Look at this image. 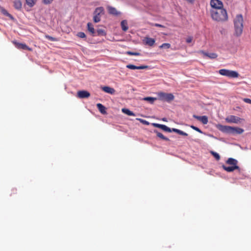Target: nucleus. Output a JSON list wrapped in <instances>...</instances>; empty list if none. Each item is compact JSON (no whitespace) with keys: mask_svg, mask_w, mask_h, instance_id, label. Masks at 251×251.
Returning a JSON list of instances; mask_svg holds the SVG:
<instances>
[{"mask_svg":"<svg viewBox=\"0 0 251 251\" xmlns=\"http://www.w3.org/2000/svg\"><path fill=\"white\" fill-rule=\"evenodd\" d=\"M193 117L198 119V120L200 121L201 123L204 124V116H196L195 115H193Z\"/></svg>","mask_w":251,"mask_h":251,"instance_id":"30","label":"nucleus"},{"mask_svg":"<svg viewBox=\"0 0 251 251\" xmlns=\"http://www.w3.org/2000/svg\"><path fill=\"white\" fill-rule=\"evenodd\" d=\"M77 36L80 38H84L86 37L85 34L83 32H79L77 34Z\"/></svg>","mask_w":251,"mask_h":251,"instance_id":"33","label":"nucleus"},{"mask_svg":"<svg viewBox=\"0 0 251 251\" xmlns=\"http://www.w3.org/2000/svg\"><path fill=\"white\" fill-rule=\"evenodd\" d=\"M165 131H167V132H171L173 131L172 130V128L171 129L170 128H169V127L168 126H166V128L165 129Z\"/></svg>","mask_w":251,"mask_h":251,"instance_id":"41","label":"nucleus"},{"mask_svg":"<svg viewBox=\"0 0 251 251\" xmlns=\"http://www.w3.org/2000/svg\"><path fill=\"white\" fill-rule=\"evenodd\" d=\"M45 37H46V38H47V39H48L51 41H58V40L56 38L51 37L48 35H46L45 36Z\"/></svg>","mask_w":251,"mask_h":251,"instance_id":"31","label":"nucleus"},{"mask_svg":"<svg viewBox=\"0 0 251 251\" xmlns=\"http://www.w3.org/2000/svg\"><path fill=\"white\" fill-rule=\"evenodd\" d=\"M107 9H108L109 13L110 14L114 15H118L120 14V13H119L117 11V10H116V9L115 8L113 7L112 6H108Z\"/></svg>","mask_w":251,"mask_h":251,"instance_id":"16","label":"nucleus"},{"mask_svg":"<svg viewBox=\"0 0 251 251\" xmlns=\"http://www.w3.org/2000/svg\"><path fill=\"white\" fill-rule=\"evenodd\" d=\"M171 47V45L169 43H163L159 46L160 49H169Z\"/></svg>","mask_w":251,"mask_h":251,"instance_id":"27","label":"nucleus"},{"mask_svg":"<svg viewBox=\"0 0 251 251\" xmlns=\"http://www.w3.org/2000/svg\"><path fill=\"white\" fill-rule=\"evenodd\" d=\"M219 73L222 75L230 78H237L239 76V74L237 72L225 69L219 70Z\"/></svg>","mask_w":251,"mask_h":251,"instance_id":"4","label":"nucleus"},{"mask_svg":"<svg viewBox=\"0 0 251 251\" xmlns=\"http://www.w3.org/2000/svg\"><path fill=\"white\" fill-rule=\"evenodd\" d=\"M180 135H183V136H188V134L187 133L184 132H183L182 130H181V131H180Z\"/></svg>","mask_w":251,"mask_h":251,"instance_id":"42","label":"nucleus"},{"mask_svg":"<svg viewBox=\"0 0 251 251\" xmlns=\"http://www.w3.org/2000/svg\"><path fill=\"white\" fill-rule=\"evenodd\" d=\"M243 101L248 103L251 104V100L248 98H244L243 99Z\"/></svg>","mask_w":251,"mask_h":251,"instance_id":"36","label":"nucleus"},{"mask_svg":"<svg viewBox=\"0 0 251 251\" xmlns=\"http://www.w3.org/2000/svg\"><path fill=\"white\" fill-rule=\"evenodd\" d=\"M144 42H145L146 45H147L151 47V46H153V45L155 43V41L153 38L146 37L145 38V39L144 40Z\"/></svg>","mask_w":251,"mask_h":251,"instance_id":"14","label":"nucleus"},{"mask_svg":"<svg viewBox=\"0 0 251 251\" xmlns=\"http://www.w3.org/2000/svg\"><path fill=\"white\" fill-rule=\"evenodd\" d=\"M226 163L230 166L223 165V169L227 172H232L235 170L240 171L239 167L237 166L238 161L232 158H229L226 161Z\"/></svg>","mask_w":251,"mask_h":251,"instance_id":"3","label":"nucleus"},{"mask_svg":"<svg viewBox=\"0 0 251 251\" xmlns=\"http://www.w3.org/2000/svg\"><path fill=\"white\" fill-rule=\"evenodd\" d=\"M162 120H163V121H164V122H167V119H166V118H163V119H162Z\"/></svg>","mask_w":251,"mask_h":251,"instance_id":"47","label":"nucleus"},{"mask_svg":"<svg viewBox=\"0 0 251 251\" xmlns=\"http://www.w3.org/2000/svg\"><path fill=\"white\" fill-rule=\"evenodd\" d=\"M188 3H193L195 0H186Z\"/></svg>","mask_w":251,"mask_h":251,"instance_id":"45","label":"nucleus"},{"mask_svg":"<svg viewBox=\"0 0 251 251\" xmlns=\"http://www.w3.org/2000/svg\"><path fill=\"white\" fill-rule=\"evenodd\" d=\"M217 127L218 128V129L220 130L221 132L225 133L230 134L231 126H223L222 125H217Z\"/></svg>","mask_w":251,"mask_h":251,"instance_id":"9","label":"nucleus"},{"mask_svg":"<svg viewBox=\"0 0 251 251\" xmlns=\"http://www.w3.org/2000/svg\"><path fill=\"white\" fill-rule=\"evenodd\" d=\"M205 56L209 59H216L218 57V55L216 53L213 52H205Z\"/></svg>","mask_w":251,"mask_h":251,"instance_id":"17","label":"nucleus"},{"mask_svg":"<svg viewBox=\"0 0 251 251\" xmlns=\"http://www.w3.org/2000/svg\"><path fill=\"white\" fill-rule=\"evenodd\" d=\"M243 17L241 14H237L233 20L234 35L237 37L240 36L243 30Z\"/></svg>","mask_w":251,"mask_h":251,"instance_id":"2","label":"nucleus"},{"mask_svg":"<svg viewBox=\"0 0 251 251\" xmlns=\"http://www.w3.org/2000/svg\"><path fill=\"white\" fill-rule=\"evenodd\" d=\"M241 119L238 117L230 115L226 118V121L228 123L238 124L240 122Z\"/></svg>","mask_w":251,"mask_h":251,"instance_id":"8","label":"nucleus"},{"mask_svg":"<svg viewBox=\"0 0 251 251\" xmlns=\"http://www.w3.org/2000/svg\"><path fill=\"white\" fill-rule=\"evenodd\" d=\"M152 125H153L154 127H158V128H161V126H162V125H161V124H156V123H153V124H152Z\"/></svg>","mask_w":251,"mask_h":251,"instance_id":"40","label":"nucleus"},{"mask_svg":"<svg viewBox=\"0 0 251 251\" xmlns=\"http://www.w3.org/2000/svg\"><path fill=\"white\" fill-rule=\"evenodd\" d=\"M97 107L101 113L103 114L106 113V108H105V106H104L102 104L97 103Z\"/></svg>","mask_w":251,"mask_h":251,"instance_id":"18","label":"nucleus"},{"mask_svg":"<svg viewBox=\"0 0 251 251\" xmlns=\"http://www.w3.org/2000/svg\"><path fill=\"white\" fill-rule=\"evenodd\" d=\"M87 27L88 31L92 34L94 35L95 33V29L93 26V25L91 23H88L87 24Z\"/></svg>","mask_w":251,"mask_h":251,"instance_id":"24","label":"nucleus"},{"mask_svg":"<svg viewBox=\"0 0 251 251\" xmlns=\"http://www.w3.org/2000/svg\"><path fill=\"white\" fill-rule=\"evenodd\" d=\"M211 152L217 160H219L220 159V155L218 153L214 151H211Z\"/></svg>","mask_w":251,"mask_h":251,"instance_id":"32","label":"nucleus"},{"mask_svg":"<svg viewBox=\"0 0 251 251\" xmlns=\"http://www.w3.org/2000/svg\"><path fill=\"white\" fill-rule=\"evenodd\" d=\"M77 96L78 98L81 99L87 98L90 97V94L87 91H79L77 92Z\"/></svg>","mask_w":251,"mask_h":251,"instance_id":"10","label":"nucleus"},{"mask_svg":"<svg viewBox=\"0 0 251 251\" xmlns=\"http://www.w3.org/2000/svg\"><path fill=\"white\" fill-rule=\"evenodd\" d=\"M13 43L15 45L16 47L19 49L31 50V49L25 44L20 43L17 42H13Z\"/></svg>","mask_w":251,"mask_h":251,"instance_id":"12","label":"nucleus"},{"mask_svg":"<svg viewBox=\"0 0 251 251\" xmlns=\"http://www.w3.org/2000/svg\"><path fill=\"white\" fill-rule=\"evenodd\" d=\"M97 35L98 36H104L105 35V33L104 30L102 29H98L96 32Z\"/></svg>","mask_w":251,"mask_h":251,"instance_id":"25","label":"nucleus"},{"mask_svg":"<svg viewBox=\"0 0 251 251\" xmlns=\"http://www.w3.org/2000/svg\"><path fill=\"white\" fill-rule=\"evenodd\" d=\"M121 25L122 30L124 31H126L128 28L127 22L126 20L122 21L121 23Z\"/></svg>","mask_w":251,"mask_h":251,"instance_id":"21","label":"nucleus"},{"mask_svg":"<svg viewBox=\"0 0 251 251\" xmlns=\"http://www.w3.org/2000/svg\"><path fill=\"white\" fill-rule=\"evenodd\" d=\"M22 4L20 0H15L14 1V6L17 10H20L22 8Z\"/></svg>","mask_w":251,"mask_h":251,"instance_id":"20","label":"nucleus"},{"mask_svg":"<svg viewBox=\"0 0 251 251\" xmlns=\"http://www.w3.org/2000/svg\"><path fill=\"white\" fill-rule=\"evenodd\" d=\"M103 11L102 7H97L94 11L93 20L94 22L98 23L100 21V14Z\"/></svg>","mask_w":251,"mask_h":251,"instance_id":"6","label":"nucleus"},{"mask_svg":"<svg viewBox=\"0 0 251 251\" xmlns=\"http://www.w3.org/2000/svg\"><path fill=\"white\" fill-rule=\"evenodd\" d=\"M136 120L139 121L141 123H142L145 125H149V122L145 120H143L142 119H139V118H137Z\"/></svg>","mask_w":251,"mask_h":251,"instance_id":"34","label":"nucleus"},{"mask_svg":"<svg viewBox=\"0 0 251 251\" xmlns=\"http://www.w3.org/2000/svg\"><path fill=\"white\" fill-rule=\"evenodd\" d=\"M192 128H193V129L200 132V133H202V131L197 127L196 126H190Z\"/></svg>","mask_w":251,"mask_h":251,"instance_id":"35","label":"nucleus"},{"mask_svg":"<svg viewBox=\"0 0 251 251\" xmlns=\"http://www.w3.org/2000/svg\"><path fill=\"white\" fill-rule=\"evenodd\" d=\"M158 99L162 101L170 102L174 100V96L171 93L160 92L157 93Z\"/></svg>","mask_w":251,"mask_h":251,"instance_id":"5","label":"nucleus"},{"mask_svg":"<svg viewBox=\"0 0 251 251\" xmlns=\"http://www.w3.org/2000/svg\"><path fill=\"white\" fill-rule=\"evenodd\" d=\"M192 37H188L186 40V41L187 43H190L192 42Z\"/></svg>","mask_w":251,"mask_h":251,"instance_id":"38","label":"nucleus"},{"mask_svg":"<svg viewBox=\"0 0 251 251\" xmlns=\"http://www.w3.org/2000/svg\"><path fill=\"white\" fill-rule=\"evenodd\" d=\"M244 129L243 128L238 127H232L230 134L232 135H236V134H241L244 132Z\"/></svg>","mask_w":251,"mask_h":251,"instance_id":"11","label":"nucleus"},{"mask_svg":"<svg viewBox=\"0 0 251 251\" xmlns=\"http://www.w3.org/2000/svg\"><path fill=\"white\" fill-rule=\"evenodd\" d=\"M144 100L146 101H149L151 103H153L154 101L156 100V98L152 97H146L144 99Z\"/></svg>","mask_w":251,"mask_h":251,"instance_id":"29","label":"nucleus"},{"mask_svg":"<svg viewBox=\"0 0 251 251\" xmlns=\"http://www.w3.org/2000/svg\"><path fill=\"white\" fill-rule=\"evenodd\" d=\"M122 111L124 113H125L128 116H134L135 115V114L133 112H132L131 111H130L129 109H126V108H123L122 109Z\"/></svg>","mask_w":251,"mask_h":251,"instance_id":"22","label":"nucleus"},{"mask_svg":"<svg viewBox=\"0 0 251 251\" xmlns=\"http://www.w3.org/2000/svg\"><path fill=\"white\" fill-rule=\"evenodd\" d=\"M154 25L156 27H164V25L159 24H155Z\"/></svg>","mask_w":251,"mask_h":251,"instance_id":"43","label":"nucleus"},{"mask_svg":"<svg viewBox=\"0 0 251 251\" xmlns=\"http://www.w3.org/2000/svg\"><path fill=\"white\" fill-rule=\"evenodd\" d=\"M101 89L104 92L110 94H114L115 92V90L114 88L109 86H104L102 87Z\"/></svg>","mask_w":251,"mask_h":251,"instance_id":"15","label":"nucleus"},{"mask_svg":"<svg viewBox=\"0 0 251 251\" xmlns=\"http://www.w3.org/2000/svg\"><path fill=\"white\" fill-rule=\"evenodd\" d=\"M53 0H43V2L46 4H50Z\"/></svg>","mask_w":251,"mask_h":251,"instance_id":"37","label":"nucleus"},{"mask_svg":"<svg viewBox=\"0 0 251 251\" xmlns=\"http://www.w3.org/2000/svg\"><path fill=\"white\" fill-rule=\"evenodd\" d=\"M0 12H1V13H2L4 15L8 17L9 18H10L12 20H13L14 19V18L12 16V15L9 14L7 12V11L6 9H5L4 8L0 7Z\"/></svg>","mask_w":251,"mask_h":251,"instance_id":"19","label":"nucleus"},{"mask_svg":"<svg viewBox=\"0 0 251 251\" xmlns=\"http://www.w3.org/2000/svg\"><path fill=\"white\" fill-rule=\"evenodd\" d=\"M154 132L156 133V135L157 137H159L160 138L165 140V141H169V139L167 137H165L163 134L159 132H158L157 130H154Z\"/></svg>","mask_w":251,"mask_h":251,"instance_id":"23","label":"nucleus"},{"mask_svg":"<svg viewBox=\"0 0 251 251\" xmlns=\"http://www.w3.org/2000/svg\"><path fill=\"white\" fill-rule=\"evenodd\" d=\"M36 0H26L27 4L30 7H32L35 3Z\"/></svg>","mask_w":251,"mask_h":251,"instance_id":"26","label":"nucleus"},{"mask_svg":"<svg viewBox=\"0 0 251 251\" xmlns=\"http://www.w3.org/2000/svg\"><path fill=\"white\" fill-rule=\"evenodd\" d=\"M210 5L211 9H217L218 8H223V2L219 0H211Z\"/></svg>","mask_w":251,"mask_h":251,"instance_id":"7","label":"nucleus"},{"mask_svg":"<svg viewBox=\"0 0 251 251\" xmlns=\"http://www.w3.org/2000/svg\"><path fill=\"white\" fill-rule=\"evenodd\" d=\"M166 126H166V125H162L161 127V128H161V129L163 130L164 131H165V130H166L165 129H166Z\"/></svg>","mask_w":251,"mask_h":251,"instance_id":"44","label":"nucleus"},{"mask_svg":"<svg viewBox=\"0 0 251 251\" xmlns=\"http://www.w3.org/2000/svg\"><path fill=\"white\" fill-rule=\"evenodd\" d=\"M12 191H13V193H15V192L16 191V189H13L12 190Z\"/></svg>","mask_w":251,"mask_h":251,"instance_id":"48","label":"nucleus"},{"mask_svg":"<svg viewBox=\"0 0 251 251\" xmlns=\"http://www.w3.org/2000/svg\"><path fill=\"white\" fill-rule=\"evenodd\" d=\"M210 14L212 20L217 22H225L227 21L228 19L227 11L224 8L211 9Z\"/></svg>","mask_w":251,"mask_h":251,"instance_id":"1","label":"nucleus"},{"mask_svg":"<svg viewBox=\"0 0 251 251\" xmlns=\"http://www.w3.org/2000/svg\"><path fill=\"white\" fill-rule=\"evenodd\" d=\"M126 54L129 55H135V56H139L140 55V53L138 52H132L131 51H128L126 52Z\"/></svg>","mask_w":251,"mask_h":251,"instance_id":"28","label":"nucleus"},{"mask_svg":"<svg viewBox=\"0 0 251 251\" xmlns=\"http://www.w3.org/2000/svg\"><path fill=\"white\" fill-rule=\"evenodd\" d=\"M148 67H149L148 66H145V65L140 66H136L132 65V64H128V65H126V68L130 69H132V70H135V69L142 70V69H147V68H148Z\"/></svg>","mask_w":251,"mask_h":251,"instance_id":"13","label":"nucleus"},{"mask_svg":"<svg viewBox=\"0 0 251 251\" xmlns=\"http://www.w3.org/2000/svg\"><path fill=\"white\" fill-rule=\"evenodd\" d=\"M208 122V119L207 117L205 116V125L207 124Z\"/></svg>","mask_w":251,"mask_h":251,"instance_id":"46","label":"nucleus"},{"mask_svg":"<svg viewBox=\"0 0 251 251\" xmlns=\"http://www.w3.org/2000/svg\"><path fill=\"white\" fill-rule=\"evenodd\" d=\"M172 130H173V132L177 133H178L179 134H180V131H181L180 130L176 129V128H172Z\"/></svg>","mask_w":251,"mask_h":251,"instance_id":"39","label":"nucleus"}]
</instances>
